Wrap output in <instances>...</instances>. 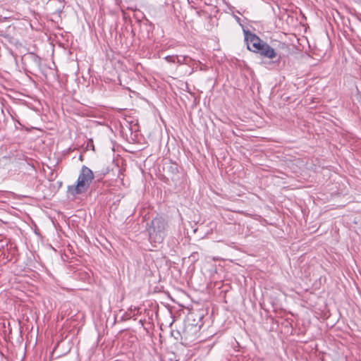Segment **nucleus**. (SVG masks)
Wrapping results in <instances>:
<instances>
[{"instance_id":"7","label":"nucleus","mask_w":361,"mask_h":361,"mask_svg":"<svg viewBox=\"0 0 361 361\" xmlns=\"http://www.w3.org/2000/svg\"><path fill=\"white\" fill-rule=\"evenodd\" d=\"M194 60L188 56H176V63L179 65L186 64L190 65L191 61Z\"/></svg>"},{"instance_id":"9","label":"nucleus","mask_w":361,"mask_h":361,"mask_svg":"<svg viewBox=\"0 0 361 361\" xmlns=\"http://www.w3.org/2000/svg\"><path fill=\"white\" fill-rule=\"evenodd\" d=\"M173 170L176 171V172H178V168L176 166L175 167V169Z\"/></svg>"},{"instance_id":"6","label":"nucleus","mask_w":361,"mask_h":361,"mask_svg":"<svg viewBox=\"0 0 361 361\" xmlns=\"http://www.w3.org/2000/svg\"><path fill=\"white\" fill-rule=\"evenodd\" d=\"M25 60L30 62L33 68H39L41 66V58L34 53H28L25 56Z\"/></svg>"},{"instance_id":"8","label":"nucleus","mask_w":361,"mask_h":361,"mask_svg":"<svg viewBox=\"0 0 361 361\" xmlns=\"http://www.w3.org/2000/svg\"><path fill=\"white\" fill-rule=\"evenodd\" d=\"M177 55L166 56L164 59L169 63H176Z\"/></svg>"},{"instance_id":"3","label":"nucleus","mask_w":361,"mask_h":361,"mask_svg":"<svg viewBox=\"0 0 361 361\" xmlns=\"http://www.w3.org/2000/svg\"><path fill=\"white\" fill-rule=\"evenodd\" d=\"M199 331L200 326L197 324L190 323L186 324L181 334V339L186 345H189L197 340Z\"/></svg>"},{"instance_id":"4","label":"nucleus","mask_w":361,"mask_h":361,"mask_svg":"<svg viewBox=\"0 0 361 361\" xmlns=\"http://www.w3.org/2000/svg\"><path fill=\"white\" fill-rule=\"evenodd\" d=\"M257 54H259L261 56L269 59H274L277 58L276 60L272 61V64L276 66L279 65L281 60V55L279 54L274 48H272L269 44H268L266 42L262 44L259 49L256 51Z\"/></svg>"},{"instance_id":"2","label":"nucleus","mask_w":361,"mask_h":361,"mask_svg":"<svg viewBox=\"0 0 361 361\" xmlns=\"http://www.w3.org/2000/svg\"><path fill=\"white\" fill-rule=\"evenodd\" d=\"M168 224L161 216L153 219L148 228L149 238L152 243H161L166 236Z\"/></svg>"},{"instance_id":"1","label":"nucleus","mask_w":361,"mask_h":361,"mask_svg":"<svg viewBox=\"0 0 361 361\" xmlns=\"http://www.w3.org/2000/svg\"><path fill=\"white\" fill-rule=\"evenodd\" d=\"M94 179L92 171L86 166H82L75 185H68L67 192L75 197L76 195L86 192Z\"/></svg>"},{"instance_id":"5","label":"nucleus","mask_w":361,"mask_h":361,"mask_svg":"<svg viewBox=\"0 0 361 361\" xmlns=\"http://www.w3.org/2000/svg\"><path fill=\"white\" fill-rule=\"evenodd\" d=\"M243 32L247 49L250 51L256 53L264 41L261 39L257 35L251 32L250 30H244Z\"/></svg>"}]
</instances>
